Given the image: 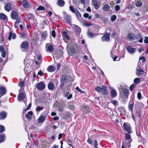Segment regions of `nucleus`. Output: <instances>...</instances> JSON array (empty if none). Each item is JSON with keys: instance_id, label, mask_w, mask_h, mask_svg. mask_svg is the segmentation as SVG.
<instances>
[{"instance_id": "nucleus-1", "label": "nucleus", "mask_w": 148, "mask_h": 148, "mask_svg": "<svg viewBox=\"0 0 148 148\" xmlns=\"http://www.w3.org/2000/svg\"><path fill=\"white\" fill-rule=\"evenodd\" d=\"M80 48V47L78 45L71 46L67 49L68 53L70 55H72L75 53L78 54Z\"/></svg>"}, {"instance_id": "nucleus-2", "label": "nucleus", "mask_w": 148, "mask_h": 148, "mask_svg": "<svg viewBox=\"0 0 148 148\" xmlns=\"http://www.w3.org/2000/svg\"><path fill=\"white\" fill-rule=\"evenodd\" d=\"M68 77L66 75H62L60 80V86L61 89H63L64 84L68 82Z\"/></svg>"}, {"instance_id": "nucleus-3", "label": "nucleus", "mask_w": 148, "mask_h": 148, "mask_svg": "<svg viewBox=\"0 0 148 148\" xmlns=\"http://www.w3.org/2000/svg\"><path fill=\"white\" fill-rule=\"evenodd\" d=\"M29 47V44L27 41H24L22 42L20 45L21 49L25 51L27 50Z\"/></svg>"}, {"instance_id": "nucleus-4", "label": "nucleus", "mask_w": 148, "mask_h": 148, "mask_svg": "<svg viewBox=\"0 0 148 148\" xmlns=\"http://www.w3.org/2000/svg\"><path fill=\"white\" fill-rule=\"evenodd\" d=\"M123 126L125 130L129 133L132 132L130 124L128 123H124L123 125Z\"/></svg>"}, {"instance_id": "nucleus-5", "label": "nucleus", "mask_w": 148, "mask_h": 148, "mask_svg": "<svg viewBox=\"0 0 148 148\" xmlns=\"http://www.w3.org/2000/svg\"><path fill=\"white\" fill-rule=\"evenodd\" d=\"M82 108L85 114H87L89 113L90 111V108L88 105L83 106H82Z\"/></svg>"}, {"instance_id": "nucleus-6", "label": "nucleus", "mask_w": 148, "mask_h": 148, "mask_svg": "<svg viewBox=\"0 0 148 148\" xmlns=\"http://www.w3.org/2000/svg\"><path fill=\"white\" fill-rule=\"evenodd\" d=\"M45 49L47 52H52L53 51L54 48L52 45L50 43H47L46 45Z\"/></svg>"}, {"instance_id": "nucleus-7", "label": "nucleus", "mask_w": 148, "mask_h": 148, "mask_svg": "<svg viewBox=\"0 0 148 148\" xmlns=\"http://www.w3.org/2000/svg\"><path fill=\"white\" fill-rule=\"evenodd\" d=\"M36 87L39 90H42L45 88V86L42 82H40L36 84Z\"/></svg>"}, {"instance_id": "nucleus-8", "label": "nucleus", "mask_w": 148, "mask_h": 148, "mask_svg": "<svg viewBox=\"0 0 148 148\" xmlns=\"http://www.w3.org/2000/svg\"><path fill=\"white\" fill-rule=\"evenodd\" d=\"M101 91L103 95H106L108 94L107 88L105 86H101Z\"/></svg>"}, {"instance_id": "nucleus-9", "label": "nucleus", "mask_w": 148, "mask_h": 148, "mask_svg": "<svg viewBox=\"0 0 148 148\" xmlns=\"http://www.w3.org/2000/svg\"><path fill=\"white\" fill-rule=\"evenodd\" d=\"M144 71L143 70L140 68V67L138 66L136 69V74L137 76H138L140 75H143L144 74Z\"/></svg>"}, {"instance_id": "nucleus-10", "label": "nucleus", "mask_w": 148, "mask_h": 148, "mask_svg": "<svg viewBox=\"0 0 148 148\" xmlns=\"http://www.w3.org/2000/svg\"><path fill=\"white\" fill-rule=\"evenodd\" d=\"M10 16L11 18L13 20H15L18 17L17 13L15 11H13L11 12Z\"/></svg>"}, {"instance_id": "nucleus-11", "label": "nucleus", "mask_w": 148, "mask_h": 148, "mask_svg": "<svg viewBox=\"0 0 148 148\" xmlns=\"http://www.w3.org/2000/svg\"><path fill=\"white\" fill-rule=\"evenodd\" d=\"M110 35L108 33H106L102 37V39L103 40H106L107 41H108L110 40Z\"/></svg>"}, {"instance_id": "nucleus-12", "label": "nucleus", "mask_w": 148, "mask_h": 148, "mask_svg": "<svg viewBox=\"0 0 148 148\" xmlns=\"http://www.w3.org/2000/svg\"><path fill=\"white\" fill-rule=\"evenodd\" d=\"M4 8L6 11L8 12L10 11L12 9V7L11 3H8L5 5Z\"/></svg>"}, {"instance_id": "nucleus-13", "label": "nucleus", "mask_w": 148, "mask_h": 148, "mask_svg": "<svg viewBox=\"0 0 148 148\" xmlns=\"http://www.w3.org/2000/svg\"><path fill=\"white\" fill-rule=\"evenodd\" d=\"M25 96V95L23 93L21 92L19 93L18 96V100L20 101L24 99Z\"/></svg>"}, {"instance_id": "nucleus-14", "label": "nucleus", "mask_w": 148, "mask_h": 148, "mask_svg": "<svg viewBox=\"0 0 148 148\" xmlns=\"http://www.w3.org/2000/svg\"><path fill=\"white\" fill-rule=\"evenodd\" d=\"M92 2L94 8L96 10H97L99 8L100 5L99 4L97 0H92Z\"/></svg>"}, {"instance_id": "nucleus-15", "label": "nucleus", "mask_w": 148, "mask_h": 148, "mask_svg": "<svg viewBox=\"0 0 148 148\" xmlns=\"http://www.w3.org/2000/svg\"><path fill=\"white\" fill-rule=\"evenodd\" d=\"M7 113L4 111H2L0 112V119L3 120L7 116Z\"/></svg>"}, {"instance_id": "nucleus-16", "label": "nucleus", "mask_w": 148, "mask_h": 148, "mask_svg": "<svg viewBox=\"0 0 148 148\" xmlns=\"http://www.w3.org/2000/svg\"><path fill=\"white\" fill-rule=\"evenodd\" d=\"M128 52L130 53H134L135 51V49L132 47L131 46H129L126 48Z\"/></svg>"}, {"instance_id": "nucleus-17", "label": "nucleus", "mask_w": 148, "mask_h": 148, "mask_svg": "<svg viewBox=\"0 0 148 148\" xmlns=\"http://www.w3.org/2000/svg\"><path fill=\"white\" fill-rule=\"evenodd\" d=\"M134 106V103L130 101L128 105V109L132 113H133V108Z\"/></svg>"}, {"instance_id": "nucleus-18", "label": "nucleus", "mask_w": 148, "mask_h": 148, "mask_svg": "<svg viewBox=\"0 0 148 148\" xmlns=\"http://www.w3.org/2000/svg\"><path fill=\"white\" fill-rule=\"evenodd\" d=\"M57 4L60 7H63L65 5V2L64 0H58Z\"/></svg>"}, {"instance_id": "nucleus-19", "label": "nucleus", "mask_w": 148, "mask_h": 148, "mask_svg": "<svg viewBox=\"0 0 148 148\" xmlns=\"http://www.w3.org/2000/svg\"><path fill=\"white\" fill-rule=\"evenodd\" d=\"M33 115V113L32 111H30L27 112L25 114V117L27 119H31L32 118V115Z\"/></svg>"}, {"instance_id": "nucleus-20", "label": "nucleus", "mask_w": 148, "mask_h": 148, "mask_svg": "<svg viewBox=\"0 0 148 148\" xmlns=\"http://www.w3.org/2000/svg\"><path fill=\"white\" fill-rule=\"evenodd\" d=\"M127 37L130 40H135V35L133 33H129Z\"/></svg>"}, {"instance_id": "nucleus-21", "label": "nucleus", "mask_w": 148, "mask_h": 148, "mask_svg": "<svg viewBox=\"0 0 148 148\" xmlns=\"http://www.w3.org/2000/svg\"><path fill=\"white\" fill-rule=\"evenodd\" d=\"M45 120V116L44 115H41L38 119V122L39 123H42L44 122Z\"/></svg>"}, {"instance_id": "nucleus-22", "label": "nucleus", "mask_w": 148, "mask_h": 148, "mask_svg": "<svg viewBox=\"0 0 148 148\" xmlns=\"http://www.w3.org/2000/svg\"><path fill=\"white\" fill-rule=\"evenodd\" d=\"M123 95L125 96V97L126 98H128L129 94L128 89L127 88L123 89Z\"/></svg>"}, {"instance_id": "nucleus-23", "label": "nucleus", "mask_w": 148, "mask_h": 148, "mask_svg": "<svg viewBox=\"0 0 148 148\" xmlns=\"http://www.w3.org/2000/svg\"><path fill=\"white\" fill-rule=\"evenodd\" d=\"M56 70V68L53 66L50 65L49 66L47 69V71L49 72H53Z\"/></svg>"}, {"instance_id": "nucleus-24", "label": "nucleus", "mask_w": 148, "mask_h": 148, "mask_svg": "<svg viewBox=\"0 0 148 148\" xmlns=\"http://www.w3.org/2000/svg\"><path fill=\"white\" fill-rule=\"evenodd\" d=\"M27 19L29 21L31 19H33L34 20V16L33 14L31 13L28 14L27 15Z\"/></svg>"}, {"instance_id": "nucleus-25", "label": "nucleus", "mask_w": 148, "mask_h": 148, "mask_svg": "<svg viewBox=\"0 0 148 148\" xmlns=\"http://www.w3.org/2000/svg\"><path fill=\"white\" fill-rule=\"evenodd\" d=\"M6 92L5 88L3 86L0 87V94L2 95H4Z\"/></svg>"}, {"instance_id": "nucleus-26", "label": "nucleus", "mask_w": 148, "mask_h": 148, "mask_svg": "<svg viewBox=\"0 0 148 148\" xmlns=\"http://www.w3.org/2000/svg\"><path fill=\"white\" fill-rule=\"evenodd\" d=\"M125 139L126 140H130L129 141V143H130L131 142V140H132V139H131V135L129 134V133H126L125 134Z\"/></svg>"}, {"instance_id": "nucleus-27", "label": "nucleus", "mask_w": 148, "mask_h": 148, "mask_svg": "<svg viewBox=\"0 0 148 148\" xmlns=\"http://www.w3.org/2000/svg\"><path fill=\"white\" fill-rule=\"evenodd\" d=\"M22 5L25 8H27L29 5V3L26 0H23L22 1Z\"/></svg>"}, {"instance_id": "nucleus-28", "label": "nucleus", "mask_w": 148, "mask_h": 148, "mask_svg": "<svg viewBox=\"0 0 148 148\" xmlns=\"http://www.w3.org/2000/svg\"><path fill=\"white\" fill-rule=\"evenodd\" d=\"M12 36V38L13 39H14L16 37V35L15 34H12V32H11L10 33V34L8 37V39L9 40H10L11 39V37Z\"/></svg>"}, {"instance_id": "nucleus-29", "label": "nucleus", "mask_w": 148, "mask_h": 148, "mask_svg": "<svg viewBox=\"0 0 148 148\" xmlns=\"http://www.w3.org/2000/svg\"><path fill=\"white\" fill-rule=\"evenodd\" d=\"M111 95L112 98L116 97L117 95L116 90L114 89L112 90L111 91Z\"/></svg>"}, {"instance_id": "nucleus-30", "label": "nucleus", "mask_w": 148, "mask_h": 148, "mask_svg": "<svg viewBox=\"0 0 148 148\" xmlns=\"http://www.w3.org/2000/svg\"><path fill=\"white\" fill-rule=\"evenodd\" d=\"M48 88L50 90H52L54 88V86L53 84L52 83H49L48 84Z\"/></svg>"}, {"instance_id": "nucleus-31", "label": "nucleus", "mask_w": 148, "mask_h": 148, "mask_svg": "<svg viewBox=\"0 0 148 148\" xmlns=\"http://www.w3.org/2000/svg\"><path fill=\"white\" fill-rule=\"evenodd\" d=\"M47 36V34L46 31H45L44 32L42 33L41 37L43 39V40H44Z\"/></svg>"}, {"instance_id": "nucleus-32", "label": "nucleus", "mask_w": 148, "mask_h": 148, "mask_svg": "<svg viewBox=\"0 0 148 148\" xmlns=\"http://www.w3.org/2000/svg\"><path fill=\"white\" fill-rule=\"evenodd\" d=\"M62 35L67 40H69L70 39L69 37L67 34V33L66 31H64L62 33Z\"/></svg>"}, {"instance_id": "nucleus-33", "label": "nucleus", "mask_w": 148, "mask_h": 148, "mask_svg": "<svg viewBox=\"0 0 148 148\" xmlns=\"http://www.w3.org/2000/svg\"><path fill=\"white\" fill-rule=\"evenodd\" d=\"M110 6L108 4H106L104 5L103 8V11H107L109 10L110 9Z\"/></svg>"}, {"instance_id": "nucleus-34", "label": "nucleus", "mask_w": 148, "mask_h": 148, "mask_svg": "<svg viewBox=\"0 0 148 148\" xmlns=\"http://www.w3.org/2000/svg\"><path fill=\"white\" fill-rule=\"evenodd\" d=\"M5 135L4 133L0 135V143L5 140Z\"/></svg>"}, {"instance_id": "nucleus-35", "label": "nucleus", "mask_w": 148, "mask_h": 148, "mask_svg": "<svg viewBox=\"0 0 148 148\" xmlns=\"http://www.w3.org/2000/svg\"><path fill=\"white\" fill-rule=\"evenodd\" d=\"M87 34L88 36L90 38H92L95 35L94 33L90 31V30H88Z\"/></svg>"}, {"instance_id": "nucleus-36", "label": "nucleus", "mask_w": 148, "mask_h": 148, "mask_svg": "<svg viewBox=\"0 0 148 148\" xmlns=\"http://www.w3.org/2000/svg\"><path fill=\"white\" fill-rule=\"evenodd\" d=\"M66 142L68 143V145L70 146H73L72 144L73 143V141L71 140L69 138H67L66 139Z\"/></svg>"}, {"instance_id": "nucleus-37", "label": "nucleus", "mask_w": 148, "mask_h": 148, "mask_svg": "<svg viewBox=\"0 0 148 148\" xmlns=\"http://www.w3.org/2000/svg\"><path fill=\"white\" fill-rule=\"evenodd\" d=\"M6 18H7V16L4 14L1 13L0 14V18L1 20H5L6 19Z\"/></svg>"}, {"instance_id": "nucleus-38", "label": "nucleus", "mask_w": 148, "mask_h": 148, "mask_svg": "<svg viewBox=\"0 0 148 148\" xmlns=\"http://www.w3.org/2000/svg\"><path fill=\"white\" fill-rule=\"evenodd\" d=\"M74 13L77 18L81 17L82 16L81 14L77 9H76V12Z\"/></svg>"}, {"instance_id": "nucleus-39", "label": "nucleus", "mask_w": 148, "mask_h": 148, "mask_svg": "<svg viewBox=\"0 0 148 148\" xmlns=\"http://www.w3.org/2000/svg\"><path fill=\"white\" fill-rule=\"evenodd\" d=\"M21 37L23 38H26L27 35V32H24L20 34Z\"/></svg>"}, {"instance_id": "nucleus-40", "label": "nucleus", "mask_w": 148, "mask_h": 148, "mask_svg": "<svg viewBox=\"0 0 148 148\" xmlns=\"http://www.w3.org/2000/svg\"><path fill=\"white\" fill-rule=\"evenodd\" d=\"M140 81V79L138 77L135 78L134 80V83L135 84H139Z\"/></svg>"}, {"instance_id": "nucleus-41", "label": "nucleus", "mask_w": 148, "mask_h": 148, "mask_svg": "<svg viewBox=\"0 0 148 148\" xmlns=\"http://www.w3.org/2000/svg\"><path fill=\"white\" fill-rule=\"evenodd\" d=\"M65 20L66 21V22L68 23H70L71 20V17L69 15H66L65 16Z\"/></svg>"}, {"instance_id": "nucleus-42", "label": "nucleus", "mask_w": 148, "mask_h": 148, "mask_svg": "<svg viewBox=\"0 0 148 148\" xmlns=\"http://www.w3.org/2000/svg\"><path fill=\"white\" fill-rule=\"evenodd\" d=\"M75 89L77 90L81 94H85V92L84 91L82 90L81 89H80L78 87H76Z\"/></svg>"}, {"instance_id": "nucleus-43", "label": "nucleus", "mask_w": 148, "mask_h": 148, "mask_svg": "<svg viewBox=\"0 0 148 148\" xmlns=\"http://www.w3.org/2000/svg\"><path fill=\"white\" fill-rule=\"evenodd\" d=\"M45 7L43 6L40 5L36 9L37 10H45Z\"/></svg>"}, {"instance_id": "nucleus-44", "label": "nucleus", "mask_w": 148, "mask_h": 148, "mask_svg": "<svg viewBox=\"0 0 148 148\" xmlns=\"http://www.w3.org/2000/svg\"><path fill=\"white\" fill-rule=\"evenodd\" d=\"M141 37V34L139 33H138L137 34L135 35V40H138Z\"/></svg>"}, {"instance_id": "nucleus-45", "label": "nucleus", "mask_w": 148, "mask_h": 148, "mask_svg": "<svg viewBox=\"0 0 148 148\" xmlns=\"http://www.w3.org/2000/svg\"><path fill=\"white\" fill-rule=\"evenodd\" d=\"M25 84V83L24 82L21 81L19 82L18 85L22 88L24 86Z\"/></svg>"}, {"instance_id": "nucleus-46", "label": "nucleus", "mask_w": 148, "mask_h": 148, "mask_svg": "<svg viewBox=\"0 0 148 148\" xmlns=\"http://www.w3.org/2000/svg\"><path fill=\"white\" fill-rule=\"evenodd\" d=\"M5 131V127L2 125H0V132H3Z\"/></svg>"}, {"instance_id": "nucleus-47", "label": "nucleus", "mask_w": 148, "mask_h": 148, "mask_svg": "<svg viewBox=\"0 0 148 148\" xmlns=\"http://www.w3.org/2000/svg\"><path fill=\"white\" fill-rule=\"evenodd\" d=\"M116 16L115 15H112L111 17V21H114L116 20Z\"/></svg>"}, {"instance_id": "nucleus-48", "label": "nucleus", "mask_w": 148, "mask_h": 148, "mask_svg": "<svg viewBox=\"0 0 148 148\" xmlns=\"http://www.w3.org/2000/svg\"><path fill=\"white\" fill-rule=\"evenodd\" d=\"M75 30L76 32L77 33L80 32L81 31L80 28L77 26H76L75 27Z\"/></svg>"}, {"instance_id": "nucleus-49", "label": "nucleus", "mask_w": 148, "mask_h": 148, "mask_svg": "<svg viewBox=\"0 0 148 148\" xmlns=\"http://www.w3.org/2000/svg\"><path fill=\"white\" fill-rule=\"evenodd\" d=\"M70 10L73 13H75L76 11L75 10L74 8L72 6H69Z\"/></svg>"}, {"instance_id": "nucleus-50", "label": "nucleus", "mask_w": 148, "mask_h": 148, "mask_svg": "<svg viewBox=\"0 0 148 148\" xmlns=\"http://www.w3.org/2000/svg\"><path fill=\"white\" fill-rule=\"evenodd\" d=\"M135 84H133L131 85L129 87L130 90L131 91H132L133 90L135 87Z\"/></svg>"}, {"instance_id": "nucleus-51", "label": "nucleus", "mask_w": 148, "mask_h": 148, "mask_svg": "<svg viewBox=\"0 0 148 148\" xmlns=\"http://www.w3.org/2000/svg\"><path fill=\"white\" fill-rule=\"evenodd\" d=\"M142 3L140 1H137L136 3V5L138 7H139L142 5Z\"/></svg>"}, {"instance_id": "nucleus-52", "label": "nucleus", "mask_w": 148, "mask_h": 148, "mask_svg": "<svg viewBox=\"0 0 148 148\" xmlns=\"http://www.w3.org/2000/svg\"><path fill=\"white\" fill-rule=\"evenodd\" d=\"M101 88L99 86H97L95 89V90L96 91L98 92H99L101 91Z\"/></svg>"}, {"instance_id": "nucleus-53", "label": "nucleus", "mask_w": 148, "mask_h": 148, "mask_svg": "<svg viewBox=\"0 0 148 148\" xmlns=\"http://www.w3.org/2000/svg\"><path fill=\"white\" fill-rule=\"evenodd\" d=\"M93 23H88L86 22H84V25H85L86 26H87V27L90 26L92 25H93Z\"/></svg>"}, {"instance_id": "nucleus-54", "label": "nucleus", "mask_w": 148, "mask_h": 148, "mask_svg": "<svg viewBox=\"0 0 148 148\" xmlns=\"http://www.w3.org/2000/svg\"><path fill=\"white\" fill-rule=\"evenodd\" d=\"M120 9V6H119V5H116L115 6L114 8V10L116 11H119Z\"/></svg>"}, {"instance_id": "nucleus-55", "label": "nucleus", "mask_w": 148, "mask_h": 148, "mask_svg": "<svg viewBox=\"0 0 148 148\" xmlns=\"http://www.w3.org/2000/svg\"><path fill=\"white\" fill-rule=\"evenodd\" d=\"M43 109V107H40L39 106H38L36 107V110L37 111H40Z\"/></svg>"}, {"instance_id": "nucleus-56", "label": "nucleus", "mask_w": 148, "mask_h": 148, "mask_svg": "<svg viewBox=\"0 0 148 148\" xmlns=\"http://www.w3.org/2000/svg\"><path fill=\"white\" fill-rule=\"evenodd\" d=\"M0 51L1 52L5 51L3 45H1L0 46Z\"/></svg>"}, {"instance_id": "nucleus-57", "label": "nucleus", "mask_w": 148, "mask_h": 148, "mask_svg": "<svg viewBox=\"0 0 148 148\" xmlns=\"http://www.w3.org/2000/svg\"><path fill=\"white\" fill-rule=\"evenodd\" d=\"M51 35L53 37L55 38L56 36V34L54 30H52L51 32Z\"/></svg>"}, {"instance_id": "nucleus-58", "label": "nucleus", "mask_w": 148, "mask_h": 148, "mask_svg": "<svg viewBox=\"0 0 148 148\" xmlns=\"http://www.w3.org/2000/svg\"><path fill=\"white\" fill-rule=\"evenodd\" d=\"M112 103L114 106H118V102L116 100H113L112 102Z\"/></svg>"}, {"instance_id": "nucleus-59", "label": "nucleus", "mask_w": 148, "mask_h": 148, "mask_svg": "<svg viewBox=\"0 0 148 148\" xmlns=\"http://www.w3.org/2000/svg\"><path fill=\"white\" fill-rule=\"evenodd\" d=\"M136 112L138 114V116L139 118H140L141 116L142 113L140 111H136Z\"/></svg>"}, {"instance_id": "nucleus-60", "label": "nucleus", "mask_w": 148, "mask_h": 148, "mask_svg": "<svg viewBox=\"0 0 148 148\" xmlns=\"http://www.w3.org/2000/svg\"><path fill=\"white\" fill-rule=\"evenodd\" d=\"M137 98L138 99H140L141 98V93L140 92H138L137 94Z\"/></svg>"}, {"instance_id": "nucleus-61", "label": "nucleus", "mask_w": 148, "mask_h": 148, "mask_svg": "<svg viewBox=\"0 0 148 148\" xmlns=\"http://www.w3.org/2000/svg\"><path fill=\"white\" fill-rule=\"evenodd\" d=\"M1 53L2 56L3 58H5V57L6 55V51L3 52H1Z\"/></svg>"}, {"instance_id": "nucleus-62", "label": "nucleus", "mask_w": 148, "mask_h": 148, "mask_svg": "<svg viewBox=\"0 0 148 148\" xmlns=\"http://www.w3.org/2000/svg\"><path fill=\"white\" fill-rule=\"evenodd\" d=\"M15 19L16 20V21L15 23H19L21 22V19L20 18H18V17L17 18Z\"/></svg>"}, {"instance_id": "nucleus-63", "label": "nucleus", "mask_w": 148, "mask_h": 148, "mask_svg": "<svg viewBox=\"0 0 148 148\" xmlns=\"http://www.w3.org/2000/svg\"><path fill=\"white\" fill-rule=\"evenodd\" d=\"M144 42L146 44L148 43V37H145V39L144 40Z\"/></svg>"}, {"instance_id": "nucleus-64", "label": "nucleus", "mask_w": 148, "mask_h": 148, "mask_svg": "<svg viewBox=\"0 0 148 148\" xmlns=\"http://www.w3.org/2000/svg\"><path fill=\"white\" fill-rule=\"evenodd\" d=\"M116 35V33L115 32H113L111 34V37L112 38H114L115 37Z\"/></svg>"}]
</instances>
